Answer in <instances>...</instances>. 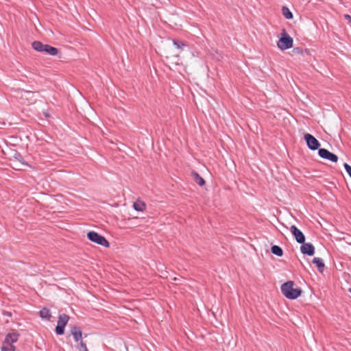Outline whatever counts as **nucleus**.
<instances>
[{
    "instance_id": "obj_12",
    "label": "nucleus",
    "mask_w": 351,
    "mask_h": 351,
    "mask_svg": "<svg viewBox=\"0 0 351 351\" xmlns=\"http://www.w3.org/2000/svg\"><path fill=\"white\" fill-rule=\"evenodd\" d=\"M172 41L173 45L178 50V53L174 55L175 56L178 57L179 56V53L183 51L184 49L187 46V45L186 44V43L177 39H173Z\"/></svg>"
},
{
    "instance_id": "obj_17",
    "label": "nucleus",
    "mask_w": 351,
    "mask_h": 351,
    "mask_svg": "<svg viewBox=\"0 0 351 351\" xmlns=\"http://www.w3.org/2000/svg\"><path fill=\"white\" fill-rule=\"evenodd\" d=\"M146 207L145 204L140 200L135 202L133 204V208L136 211H143Z\"/></svg>"
},
{
    "instance_id": "obj_8",
    "label": "nucleus",
    "mask_w": 351,
    "mask_h": 351,
    "mask_svg": "<svg viewBox=\"0 0 351 351\" xmlns=\"http://www.w3.org/2000/svg\"><path fill=\"white\" fill-rule=\"evenodd\" d=\"M290 231L298 243H303L305 241V236L295 225L290 227Z\"/></svg>"
},
{
    "instance_id": "obj_14",
    "label": "nucleus",
    "mask_w": 351,
    "mask_h": 351,
    "mask_svg": "<svg viewBox=\"0 0 351 351\" xmlns=\"http://www.w3.org/2000/svg\"><path fill=\"white\" fill-rule=\"evenodd\" d=\"M13 158L16 161L20 162L21 167H28L29 165L27 162L25 161L24 158L21 156V154L17 152H16L13 155Z\"/></svg>"
},
{
    "instance_id": "obj_2",
    "label": "nucleus",
    "mask_w": 351,
    "mask_h": 351,
    "mask_svg": "<svg viewBox=\"0 0 351 351\" xmlns=\"http://www.w3.org/2000/svg\"><path fill=\"white\" fill-rule=\"evenodd\" d=\"M32 47L38 52L45 53L51 56H56L59 52L58 48L47 44H43L40 41L38 40L34 41L32 44Z\"/></svg>"
},
{
    "instance_id": "obj_7",
    "label": "nucleus",
    "mask_w": 351,
    "mask_h": 351,
    "mask_svg": "<svg viewBox=\"0 0 351 351\" xmlns=\"http://www.w3.org/2000/svg\"><path fill=\"white\" fill-rule=\"evenodd\" d=\"M318 154L321 158L332 162H337L338 160L337 155L324 148L319 149Z\"/></svg>"
},
{
    "instance_id": "obj_27",
    "label": "nucleus",
    "mask_w": 351,
    "mask_h": 351,
    "mask_svg": "<svg viewBox=\"0 0 351 351\" xmlns=\"http://www.w3.org/2000/svg\"><path fill=\"white\" fill-rule=\"evenodd\" d=\"M178 280V278H176V277L173 279V280H174V281H177Z\"/></svg>"
},
{
    "instance_id": "obj_25",
    "label": "nucleus",
    "mask_w": 351,
    "mask_h": 351,
    "mask_svg": "<svg viewBox=\"0 0 351 351\" xmlns=\"http://www.w3.org/2000/svg\"><path fill=\"white\" fill-rule=\"evenodd\" d=\"M344 17H345V19L348 20L349 23H351V16L350 14H345Z\"/></svg>"
},
{
    "instance_id": "obj_6",
    "label": "nucleus",
    "mask_w": 351,
    "mask_h": 351,
    "mask_svg": "<svg viewBox=\"0 0 351 351\" xmlns=\"http://www.w3.org/2000/svg\"><path fill=\"white\" fill-rule=\"evenodd\" d=\"M304 138L306 143V145L308 147V149H310L311 150H317V149L319 150V149H320L319 148V147H320L319 142L312 134H308V133L305 134Z\"/></svg>"
},
{
    "instance_id": "obj_13",
    "label": "nucleus",
    "mask_w": 351,
    "mask_h": 351,
    "mask_svg": "<svg viewBox=\"0 0 351 351\" xmlns=\"http://www.w3.org/2000/svg\"><path fill=\"white\" fill-rule=\"evenodd\" d=\"M191 176L193 180L199 186H203L205 185L206 182L204 179L202 177H201L197 172L193 171L191 172Z\"/></svg>"
},
{
    "instance_id": "obj_3",
    "label": "nucleus",
    "mask_w": 351,
    "mask_h": 351,
    "mask_svg": "<svg viewBox=\"0 0 351 351\" xmlns=\"http://www.w3.org/2000/svg\"><path fill=\"white\" fill-rule=\"evenodd\" d=\"M293 43V38L284 30L278 41L277 46L279 49L285 50L291 48Z\"/></svg>"
},
{
    "instance_id": "obj_1",
    "label": "nucleus",
    "mask_w": 351,
    "mask_h": 351,
    "mask_svg": "<svg viewBox=\"0 0 351 351\" xmlns=\"http://www.w3.org/2000/svg\"><path fill=\"white\" fill-rule=\"evenodd\" d=\"M295 283L293 281L289 280L281 285L282 293L289 300H295L300 297L302 293L300 288H294Z\"/></svg>"
},
{
    "instance_id": "obj_11",
    "label": "nucleus",
    "mask_w": 351,
    "mask_h": 351,
    "mask_svg": "<svg viewBox=\"0 0 351 351\" xmlns=\"http://www.w3.org/2000/svg\"><path fill=\"white\" fill-rule=\"evenodd\" d=\"M71 335L73 337L75 341L80 342L82 338V332L79 326H74L71 329Z\"/></svg>"
},
{
    "instance_id": "obj_16",
    "label": "nucleus",
    "mask_w": 351,
    "mask_h": 351,
    "mask_svg": "<svg viewBox=\"0 0 351 351\" xmlns=\"http://www.w3.org/2000/svg\"><path fill=\"white\" fill-rule=\"evenodd\" d=\"M40 316L42 319L49 320L51 317L50 311L47 308H42L39 312Z\"/></svg>"
},
{
    "instance_id": "obj_9",
    "label": "nucleus",
    "mask_w": 351,
    "mask_h": 351,
    "mask_svg": "<svg viewBox=\"0 0 351 351\" xmlns=\"http://www.w3.org/2000/svg\"><path fill=\"white\" fill-rule=\"evenodd\" d=\"M300 251L304 255L308 256H313L315 254V247L311 243H301Z\"/></svg>"
},
{
    "instance_id": "obj_19",
    "label": "nucleus",
    "mask_w": 351,
    "mask_h": 351,
    "mask_svg": "<svg viewBox=\"0 0 351 351\" xmlns=\"http://www.w3.org/2000/svg\"><path fill=\"white\" fill-rule=\"evenodd\" d=\"M282 13L287 19H291L293 17L292 12L287 6H282Z\"/></svg>"
},
{
    "instance_id": "obj_15",
    "label": "nucleus",
    "mask_w": 351,
    "mask_h": 351,
    "mask_svg": "<svg viewBox=\"0 0 351 351\" xmlns=\"http://www.w3.org/2000/svg\"><path fill=\"white\" fill-rule=\"evenodd\" d=\"M312 262L313 264H315L317 266L319 271L322 272L324 271V263L322 258L315 257L313 259Z\"/></svg>"
},
{
    "instance_id": "obj_22",
    "label": "nucleus",
    "mask_w": 351,
    "mask_h": 351,
    "mask_svg": "<svg viewBox=\"0 0 351 351\" xmlns=\"http://www.w3.org/2000/svg\"><path fill=\"white\" fill-rule=\"evenodd\" d=\"M292 52L294 54H302L303 53V49L301 47H294Z\"/></svg>"
},
{
    "instance_id": "obj_4",
    "label": "nucleus",
    "mask_w": 351,
    "mask_h": 351,
    "mask_svg": "<svg viewBox=\"0 0 351 351\" xmlns=\"http://www.w3.org/2000/svg\"><path fill=\"white\" fill-rule=\"evenodd\" d=\"M87 238L90 241L95 243L101 246L108 247L110 246L109 242L102 235L98 234L95 231H90L87 233Z\"/></svg>"
},
{
    "instance_id": "obj_23",
    "label": "nucleus",
    "mask_w": 351,
    "mask_h": 351,
    "mask_svg": "<svg viewBox=\"0 0 351 351\" xmlns=\"http://www.w3.org/2000/svg\"><path fill=\"white\" fill-rule=\"evenodd\" d=\"M344 167L348 173V174L351 177V165L344 163Z\"/></svg>"
},
{
    "instance_id": "obj_5",
    "label": "nucleus",
    "mask_w": 351,
    "mask_h": 351,
    "mask_svg": "<svg viewBox=\"0 0 351 351\" xmlns=\"http://www.w3.org/2000/svg\"><path fill=\"white\" fill-rule=\"evenodd\" d=\"M69 320V316L66 314H61L58 317L56 332L58 335H62L64 332V328Z\"/></svg>"
},
{
    "instance_id": "obj_21",
    "label": "nucleus",
    "mask_w": 351,
    "mask_h": 351,
    "mask_svg": "<svg viewBox=\"0 0 351 351\" xmlns=\"http://www.w3.org/2000/svg\"><path fill=\"white\" fill-rule=\"evenodd\" d=\"M77 349L80 350V351H88V348L86 347V343L83 341H81L78 346H77Z\"/></svg>"
},
{
    "instance_id": "obj_18",
    "label": "nucleus",
    "mask_w": 351,
    "mask_h": 351,
    "mask_svg": "<svg viewBox=\"0 0 351 351\" xmlns=\"http://www.w3.org/2000/svg\"><path fill=\"white\" fill-rule=\"evenodd\" d=\"M271 252L272 254H274L278 256H282L283 255L282 249L280 246L276 245L271 246Z\"/></svg>"
},
{
    "instance_id": "obj_10",
    "label": "nucleus",
    "mask_w": 351,
    "mask_h": 351,
    "mask_svg": "<svg viewBox=\"0 0 351 351\" xmlns=\"http://www.w3.org/2000/svg\"><path fill=\"white\" fill-rule=\"evenodd\" d=\"M19 337V334L17 332L8 333L5 335L3 343L8 346H13V343L18 341Z\"/></svg>"
},
{
    "instance_id": "obj_26",
    "label": "nucleus",
    "mask_w": 351,
    "mask_h": 351,
    "mask_svg": "<svg viewBox=\"0 0 351 351\" xmlns=\"http://www.w3.org/2000/svg\"><path fill=\"white\" fill-rule=\"evenodd\" d=\"M347 290H348V291H349V292H350V293H351V287H348L347 288Z\"/></svg>"
},
{
    "instance_id": "obj_24",
    "label": "nucleus",
    "mask_w": 351,
    "mask_h": 351,
    "mask_svg": "<svg viewBox=\"0 0 351 351\" xmlns=\"http://www.w3.org/2000/svg\"><path fill=\"white\" fill-rule=\"evenodd\" d=\"M3 314L5 316H8V317H12V313L9 312V311H3Z\"/></svg>"
},
{
    "instance_id": "obj_20",
    "label": "nucleus",
    "mask_w": 351,
    "mask_h": 351,
    "mask_svg": "<svg viewBox=\"0 0 351 351\" xmlns=\"http://www.w3.org/2000/svg\"><path fill=\"white\" fill-rule=\"evenodd\" d=\"M1 351H15V347L14 346H8L3 343Z\"/></svg>"
}]
</instances>
